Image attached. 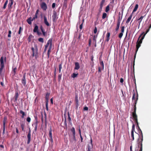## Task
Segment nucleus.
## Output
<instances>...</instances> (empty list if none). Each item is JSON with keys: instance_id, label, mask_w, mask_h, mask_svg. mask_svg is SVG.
<instances>
[{"instance_id": "nucleus-1", "label": "nucleus", "mask_w": 151, "mask_h": 151, "mask_svg": "<svg viewBox=\"0 0 151 151\" xmlns=\"http://www.w3.org/2000/svg\"><path fill=\"white\" fill-rule=\"evenodd\" d=\"M135 134L138 135L139 137V138L137 140V144L138 146V148H142V142L143 141V135L142 132L141 130L138 131L139 134L135 132Z\"/></svg>"}, {"instance_id": "nucleus-2", "label": "nucleus", "mask_w": 151, "mask_h": 151, "mask_svg": "<svg viewBox=\"0 0 151 151\" xmlns=\"http://www.w3.org/2000/svg\"><path fill=\"white\" fill-rule=\"evenodd\" d=\"M137 95L136 97H135V93H134V90H133V93L132 97V100L133 101V104L134 105V111L133 112H136V104L137 103V101L138 100V94L137 91H136Z\"/></svg>"}, {"instance_id": "nucleus-3", "label": "nucleus", "mask_w": 151, "mask_h": 151, "mask_svg": "<svg viewBox=\"0 0 151 151\" xmlns=\"http://www.w3.org/2000/svg\"><path fill=\"white\" fill-rule=\"evenodd\" d=\"M31 50L32 52V57H35V59L37 60L38 57L39 55L37 48H32Z\"/></svg>"}, {"instance_id": "nucleus-4", "label": "nucleus", "mask_w": 151, "mask_h": 151, "mask_svg": "<svg viewBox=\"0 0 151 151\" xmlns=\"http://www.w3.org/2000/svg\"><path fill=\"white\" fill-rule=\"evenodd\" d=\"M132 115L134 121L137 124L136 128H138V127H139L138 122L137 116L136 114V112H135V111L133 112L132 113Z\"/></svg>"}, {"instance_id": "nucleus-5", "label": "nucleus", "mask_w": 151, "mask_h": 151, "mask_svg": "<svg viewBox=\"0 0 151 151\" xmlns=\"http://www.w3.org/2000/svg\"><path fill=\"white\" fill-rule=\"evenodd\" d=\"M144 34L143 35L142 37L141 38L139 41H137V42L136 47H139L141 46V44L142 42V40L144 39L146 34H144V32H143L141 35Z\"/></svg>"}, {"instance_id": "nucleus-6", "label": "nucleus", "mask_w": 151, "mask_h": 151, "mask_svg": "<svg viewBox=\"0 0 151 151\" xmlns=\"http://www.w3.org/2000/svg\"><path fill=\"white\" fill-rule=\"evenodd\" d=\"M52 18V21L53 22H56L58 19L57 12L55 11H54L53 12Z\"/></svg>"}, {"instance_id": "nucleus-7", "label": "nucleus", "mask_w": 151, "mask_h": 151, "mask_svg": "<svg viewBox=\"0 0 151 151\" xmlns=\"http://www.w3.org/2000/svg\"><path fill=\"white\" fill-rule=\"evenodd\" d=\"M134 132H135V125L134 124H133L132 126L131 134V137L132 138V140H134Z\"/></svg>"}, {"instance_id": "nucleus-8", "label": "nucleus", "mask_w": 151, "mask_h": 151, "mask_svg": "<svg viewBox=\"0 0 151 151\" xmlns=\"http://www.w3.org/2000/svg\"><path fill=\"white\" fill-rule=\"evenodd\" d=\"M40 6L43 11H46L47 8L46 4L44 2H42L41 3Z\"/></svg>"}, {"instance_id": "nucleus-9", "label": "nucleus", "mask_w": 151, "mask_h": 151, "mask_svg": "<svg viewBox=\"0 0 151 151\" xmlns=\"http://www.w3.org/2000/svg\"><path fill=\"white\" fill-rule=\"evenodd\" d=\"M52 38L50 39L48 41L45 46V47H48V46L49 47H52Z\"/></svg>"}, {"instance_id": "nucleus-10", "label": "nucleus", "mask_w": 151, "mask_h": 151, "mask_svg": "<svg viewBox=\"0 0 151 151\" xmlns=\"http://www.w3.org/2000/svg\"><path fill=\"white\" fill-rule=\"evenodd\" d=\"M22 83L25 86L26 83V74L24 73L23 76V78L22 79Z\"/></svg>"}, {"instance_id": "nucleus-11", "label": "nucleus", "mask_w": 151, "mask_h": 151, "mask_svg": "<svg viewBox=\"0 0 151 151\" xmlns=\"http://www.w3.org/2000/svg\"><path fill=\"white\" fill-rule=\"evenodd\" d=\"M35 19L34 17L32 18V17H30L27 19V22L29 24L31 25L32 24V21H33Z\"/></svg>"}, {"instance_id": "nucleus-12", "label": "nucleus", "mask_w": 151, "mask_h": 151, "mask_svg": "<svg viewBox=\"0 0 151 151\" xmlns=\"http://www.w3.org/2000/svg\"><path fill=\"white\" fill-rule=\"evenodd\" d=\"M38 27L37 25L35 24L34 28L33 29V32H37L38 34H39V32L38 31Z\"/></svg>"}, {"instance_id": "nucleus-13", "label": "nucleus", "mask_w": 151, "mask_h": 151, "mask_svg": "<svg viewBox=\"0 0 151 151\" xmlns=\"http://www.w3.org/2000/svg\"><path fill=\"white\" fill-rule=\"evenodd\" d=\"M44 22L45 24L47 26H49L50 25L49 23L47 21V19L46 17L44 16Z\"/></svg>"}, {"instance_id": "nucleus-14", "label": "nucleus", "mask_w": 151, "mask_h": 151, "mask_svg": "<svg viewBox=\"0 0 151 151\" xmlns=\"http://www.w3.org/2000/svg\"><path fill=\"white\" fill-rule=\"evenodd\" d=\"M75 70H78L80 68V66L79 64V63L78 62H76L75 63Z\"/></svg>"}, {"instance_id": "nucleus-15", "label": "nucleus", "mask_w": 151, "mask_h": 151, "mask_svg": "<svg viewBox=\"0 0 151 151\" xmlns=\"http://www.w3.org/2000/svg\"><path fill=\"white\" fill-rule=\"evenodd\" d=\"M13 0H9V3L8 5L9 9H11L12 8V6L13 4Z\"/></svg>"}, {"instance_id": "nucleus-16", "label": "nucleus", "mask_w": 151, "mask_h": 151, "mask_svg": "<svg viewBox=\"0 0 151 151\" xmlns=\"http://www.w3.org/2000/svg\"><path fill=\"white\" fill-rule=\"evenodd\" d=\"M110 35V32H108L107 33L105 41L108 42L109 40V37Z\"/></svg>"}, {"instance_id": "nucleus-17", "label": "nucleus", "mask_w": 151, "mask_h": 151, "mask_svg": "<svg viewBox=\"0 0 151 151\" xmlns=\"http://www.w3.org/2000/svg\"><path fill=\"white\" fill-rule=\"evenodd\" d=\"M6 119V117H4V120L3 121V131H5V124Z\"/></svg>"}, {"instance_id": "nucleus-18", "label": "nucleus", "mask_w": 151, "mask_h": 151, "mask_svg": "<svg viewBox=\"0 0 151 151\" xmlns=\"http://www.w3.org/2000/svg\"><path fill=\"white\" fill-rule=\"evenodd\" d=\"M19 96V94L17 92H16L15 93V95L14 96V101L16 102L17 101V99Z\"/></svg>"}, {"instance_id": "nucleus-19", "label": "nucleus", "mask_w": 151, "mask_h": 151, "mask_svg": "<svg viewBox=\"0 0 151 151\" xmlns=\"http://www.w3.org/2000/svg\"><path fill=\"white\" fill-rule=\"evenodd\" d=\"M31 134H28L27 135V144H29L31 141Z\"/></svg>"}, {"instance_id": "nucleus-20", "label": "nucleus", "mask_w": 151, "mask_h": 151, "mask_svg": "<svg viewBox=\"0 0 151 151\" xmlns=\"http://www.w3.org/2000/svg\"><path fill=\"white\" fill-rule=\"evenodd\" d=\"M50 129L49 132V138H50L51 137H52V127L50 126Z\"/></svg>"}, {"instance_id": "nucleus-21", "label": "nucleus", "mask_w": 151, "mask_h": 151, "mask_svg": "<svg viewBox=\"0 0 151 151\" xmlns=\"http://www.w3.org/2000/svg\"><path fill=\"white\" fill-rule=\"evenodd\" d=\"M132 14L130 16H129V17L128 18L127 20L126 21V23H128L129 22H130V21L131 20V18H132Z\"/></svg>"}, {"instance_id": "nucleus-22", "label": "nucleus", "mask_w": 151, "mask_h": 151, "mask_svg": "<svg viewBox=\"0 0 151 151\" xmlns=\"http://www.w3.org/2000/svg\"><path fill=\"white\" fill-rule=\"evenodd\" d=\"M50 95V93H47L46 94V96H45V99L46 100V102L48 103V100H49V97Z\"/></svg>"}, {"instance_id": "nucleus-23", "label": "nucleus", "mask_w": 151, "mask_h": 151, "mask_svg": "<svg viewBox=\"0 0 151 151\" xmlns=\"http://www.w3.org/2000/svg\"><path fill=\"white\" fill-rule=\"evenodd\" d=\"M75 102L76 106H78V99L77 95H76L75 97Z\"/></svg>"}, {"instance_id": "nucleus-24", "label": "nucleus", "mask_w": 151, "mask_h": 151, "mask_svg": "<svg viewBox=\"0 0 151 151\" xmlns=\"http://www.w3.org/2000/svg\"><path fill=\"white\" fill-rule=\"evenodd\" d=\"M20 113L22 114V116H21L22 118H23L24 117V116H26V114H25L24 112L23 111L21 110L20 111Z\"/></svg>"}, {"instance_id": "nucleus-25", "label": "nucleus", "mask_w": 151, "mask_h": 151, "mask_svg": "<svg viewBox=\"0 0 151 151\" xmlns=\"http://www.w3.org/2000/svg\"><path fill=\"white\" fill-rule=\"evenodd\" d=\"M138 7V4H136L134 8V9L132 11V13H133L134 12H136L137 10Z\"/></svg>"}, {"instance_id": "nucleus-26", "label": "nucleus", "mask_w": 151, "mask_h": 151, "mask_svg": "<svg viewBox=\"0 0 151 151\" xmlns=\"http://www.w3.org/2000/svg\"><path fill=\"white\" fill-rule=\"evenodd\" d=\"M0 65H4V63L3 58L2 57H1L0 59Z\"/></svg>"}, {"instance_id": "nucleus-27", "label": "nucleus", "mask_w": 151, "mask_h": 151, "mask_svg": "<svg viewBox=\"0 0 151 151\" xmlns=\"http://www.w3.org/2000/svg\"><path fill=\"white\" fill-rule=\"evenodd\" d=\"M71 131L73 133V135L76 134L75 130L74 127H72L71 129Z\"/></svg>"}, {"instance_id": "nucleus-28", "label": "nucleus", "mask_w": 151, "mask_h": 151, "mask_svg": "<svg viewBox=\"0 0 151 151\" xmlns=\"http://www.w3.org/2000/svg\"><path fill=\"white\" fill-rule=\"evenodd\" d=\"M62 63L59 65V73H61V70L62 68Z\"/></svg>"}, {"instance_id": "nucleus-29", "label": "nucleus", "mask_w": 151, "mask_h": 151, "mask_svg": "<svg viewBox=\"0 0 151 151\" xmlns=\"http://www.w3.org/2000/svg\"><path fill=\"white\" fill-rule=\"evenodd\" d=\"M144 17V16H142L140 18L138 19V20L139 21L138 22L139 23V25L140 24L141 22L142 19Z\"/></svg>"}, {"instance_id": "nucleus-30", "label": "nucleus", "mask_w": 151, "mask_h": 151, "mask_svg": "<svg viewBox=\"0 0 151 151\" xmlns=\"http://www.w3.org/2000/svg\"><path fill=\"white\" fill-rule=\"evenodd\" d=\"M104 4H100V8L99 9V12H101L102 11V8Z\"/></svg>"}, {"instance_id": "nucleus-31", "label": "nucleus", "mask_w": 151, "mask_h": 151, "mask_svg": "<svg viewBox=\"0 0 151 151\" xmlns=\"http://www.w3.org/2000/svg\"><path fill=\"white\" fill-rule=\"evenodd\" d=\"M78 75V73H73L71 77L72 78H75Z\"/></svg>"}, {"instance_id": "nucleus-32", "label": "nucleus", "mask_w": 151, "mask_h": 151, "mask_svg": "<svg viewBox=\"0 0 151 151\" xmlns=\"http://www.w3.org/2000/svg\"><path fill=\"white\" fill-rule=\"evenodd\" d=\"M8 3V0H6V1L4 4V6L3 7V8L4 9H6V5Z\"/></svg>"}, {"instance_id": "nucleus-33", "label": "nucleus", "mask_w": 151, "mask_h": 151, "mask_svg": "<svg viewBox=\"0 0 151 151\" xmlns=\"http://www.w3.org/2000/svg\"><path fill=\"white\" fill-rule=\"evenodd\" d=\"M25 124H21L20 125L21 127L22 128V131H24V127L25 126Z\"/></svg>"}, {"instance_id": "nucleus-34", "label": "nucleus", "mask_w": 151, "mask_h": 151, "mask_svg": "<svg viewBox=\"0 0 151 151\" xmlns=\"http://www.w3.org/2000/svg\"><path fill=\"white\" fill-rule=\"evenodd\" d=\"M33 37V36L31 35H30L29 36V37L28 38V41L29 42H30L31 41V39Z\"/></svg>"}, {"instance_id": "nucleus-35", "label": "nucleus", "mask_w": 151, "mask_h": 151, "mask_svg": "<svg viewBox=\"0 0 151 151\" xmlns=\"http://www.w3.org/2000/svg\"><path fill=\"white\" fill-rule=\"evenodd\" d=\"M17 70V68L16 67H15L13 68V70L12 71L13 73L14 74V75H15L16 73V71Z\"/></svg>"}, {"instance_id": "nucleus-36", "label": "nucleus", "mask_w": 151, "mask_h": 151, "mask_svg": "<svg viewBox=\"0 0 151 151\" xmlns=\"http://www.w3.org/2000/svg\"><path fill=\"white\" fill-rule=\"evenodd\" d=\"M109 5L108 6H107L106 8L105 12H108L109 11Z\"/></svg>"}, {"instance_id": "nucleus-37", "label": "nucleus", "mask_w": 151, "mask_h": 151, "mask_svg": "<svg viewBox=\"0 0 151 151\" xmlns=\"http://www.w3.org/2000/svg\"><path fill=\"white\" fill-rule=\"evenodd\" d=\"M120 24H117V25L115 28V30L116 31H117L118 30L119 28L120 27Z\"/></svg>"}, {"instance_id": "nucleus-38", "label": "nucleus", "mask_w": 151, "mask_h": 151, "mask_svg": "<svg viewBox=\"0 0 151 151\" xmlns=\"http://www.w3.org/2000/svg\"><path fill=\"white\" fill-rule=\"evenodd\" d=\"M107 16V14L106 13H104L103 14L102 17V19H104Z\"/></svg>"}, {"instance_id": "nucleus-39", "label": "nucleus", "mask_w": 151, "mask_h": 151, "mask_svg": "<svg viewBox=\"0 0 151 151\" xmlns=\"http://www.w3.org/2000/svg\"><path fill=\"white\" fill-rule=\"evenodd\" d=\"M37 124L38 122L37 121H36V123L35 124V130L36 131L37 130Z\"/></svg>"}, {"instance_id": "nucleus-40", "label": "nucleus", "mask_w": 151, "mask_h": 151, "mask_svg": "<svg viewBox=\"0 0 151 151\" xmlns=\"http://www.w3.org/2000/svg\"><path fill=\"white\" fill-rule=\"evenodd\" d=\"M122 19V18L120 19V16H119L117 20V24H120L121 21Z\"/></svg>"}, {"instance_id": "nucleus-41", "label": "nucleus", "mask_w": 151, "mask_h": 151, "mask_svg": "<svg viewBox=\"0 0 151 151\" xmlns=\"http://www.w3.org/2000/svg\"><path fill=\"white\" fill-rule=\"evenodd\" d=\"M75 135H76V134L73 135V139H72V140H71V141L72 142H73V141L76 142V137H75Z\"/></svg>"}, {"instance_id": "nucleus-42", "label": "nucleus", "mask_w": 151, "mask_h": 151, "mask_svg": "<svg viewBox=\"0 0 151 151\" xmlns=\"http://www.w3.org/2000/svg\"><path fill=\"white\" fill-rule=\"evenodd\" d=\"M68 121L70 122L71 121V118L70 116L69 112H68Z\"/></svg>"}, {"instance_id": "nucleus-43", "label": "nucleus", "mask_w": 151, "mask_h": 151, "mask_svg": "<svg viewBox=\"0 0 151 151\" xmlns=\"http://www.w3.org/2000/svg\"><path fill=\"white\" fill-rule=\"evenodd\" d=\"M51 48H49V49L47 51V55L48 57L49 58L50 53L51 52Z\"/></svg>"}, {"instance_id": "nucleus-44", "label": "nucleus", "mask_w": 151, "mask_h": 151, "mask_svg": "<svg viewBox=\"0 0 151 151\" xmlns=\"http://www.w3.org/2000/svg\"><path fill=\"white\" fill-rule=\"evenodd\" d=\"M100 65L101 66V68L103 70L104 68V64L103 63V62L102 61L100 63Z\"/></svg>"}, {"instance_id": "nucleus-45", "label": "nucleus", "mask_w": 151, "mask_h": 151, "mask_svg": "<svg viewBox=\"0 0 151 151\" xmlns=\"http://www.w3.org/2000/svg\"><path fill=\"white\" fill-rule=\"evenodd\" d=\"M23 30V29L22 28V27H19V31L18 32V33L19 34H20L21 33V31H22Z\"/></svg>"}, {"instance_id": "nucleus-46", "label": "nucleus", "mask_w": 151, "mask_h": 151, "mask_svg": "<svg viewBox=\"0 0 151 151\" xmlns=\"http://www.w3.org/2000/svg\"><path fill=\"white\" fill-rule=\"evenodd\" d=\"M4 65H0V74H1L2 73V70L3 69Z\"/></svg>"}, {"instance_id": "nucleus-47", "label": "nucleus", "mask_w": 151, "mask_h": 151, "mask_svg": "<svg viewBox=\"0 0 151 151\" xmlns=\"http://www.w3.org/2000/svg\"><path fill=\"white\" fill-rule=\"evenodd\" d=\"M124 26H122L121 27V32H122L124 33Z\"/></svg>"}, {"instance_id": "nucleus-48", "label": "nucleus", "mask_w": 151, "mask_h": 151, "mask_svg": "<svg viewBox=\"0 0 151 151\" xmlns=\"http://www.w3.org/2000/svg\"><path fill=\"white\" fill-rule=\"evenodd\" d=\"M44 115L45 116V125H47V115L45 113H44Z\"/></svg>"}, {"instance_id": "nucleus-49", "label": "nucleus", "mask_w": 151, "mask_h": 151, "mask_svg": "<svg viewBox=\"0 0 151 151\" xmlns=\"http://www.w3.org/2000/svg\"><path fill=\"white\" fill-rule=\"evenodd\" d=\"M38 41L41 42H44L43 39L42 38H39L38 39Z\"/></svg>"}, {"instance_id": "nucleus-50", "label": "nucleus", "mask_w": 151, "mask_h": 151, "mask_svg": "<svg viewBox=\"0 0 151 151\" xmlns=\"http://www.w3.org/2000/svg\"><path fill=\"white\" fill-rule=\"evenodd\" d=\"M123 32H121L119 34L118 37L119 38H121L122 37L123 35Z\"/></svg>"}, {"instance_id": "nucleus-51", "label": "nucleus", "mask_w": 151, "mask_h": 151, "mask_svg": "<svg viewBox=\"0 0 151 151\" xmlns=\"http://www.w3.org/2000/svg\"><path fill=\"white\" fill-rule=\"evenodd\" d=\"M97 36H98V34L97 35H94V36L93 40L94 41H96V39L97 37Z\"/></svg>"}, {"instance_id": "nucleus-52", "label": "nucleus", "mask_w": 151, "mask_h": 151, "mask_svg": "<svg viewBox=\"0 0 151 151\" xmlns=\"http://www.w3.org/2000/svg\"><path fill=\"white\" fill-rule=\"evenodd\" d=\"M12 34V32L11 30H9V33L8 35V37H11V34Z\"/></svg>"}, {"instance_id": "nucleus-53", "label": "nucleus", "mask_w": 151, "mask_h": 151, "mask_svg": "<svg viewBox=\"0 0 151 151\" xmlns=\"http://www.w3.org/2000/svg\"><path fill=\"white\" fill-rule=\"evenodd\" d=\"M46 109L47 111L48 110V103L47 102H46Z\"/></svg>"}, {"instance_id": "nucleus-54", "label": "nucleus", "mask_w": 151, "mask_h": 151, "mask_svg": "<svg viewBox=\"0 0 151 151\" xmlns=\"http://www.w3.org/2000/svg\"><path fill=\"white\" fill-rule=\"evenodd\" d=\"M138 48H136V51H135V54H134V59L135 58L136 53H137V51H138Z\"/></svg>"}, {"instance_id": "nucleus-55", "label": "nucleus", "mask_w": 151, "mask_h": 151, "mask_svg": "<svg viewBox=\"0 0 151 151\" xmlns=\"http://www.w3.org/2000/svg\"><path fill=\"white\" fill-rule=\"evenodd\" d=\"M27 121L28 122H30L31 121V118L29 117H28L27 118Z\"/></svg>"}, {"instance_id": "nucleus-56", "label": "nucleus", "mask_w": 151, "mask_h": 151, "mask_svg": "<svg viewBox=\"0 0 151 151\" xmlns=\"http://www.w3.org/2000/svg\"><path fill=\"white\" fill-rule=\"evenodd\" d=\"M64 124L65 125V126L67 127V123L66 122V119L65 117V121L64 122Z\"/></svg>"}, {"instance_id": "nucleus-57", "label": "nucleus", "mask_w": 151, "mask_h": 151, "mask_svg": "<svg viewBox=\"0 0 151 151\" xmlns=\"http://www.w3.org/2000/svg\"><path fill=\"white\" fill-rule=\"evenodd\" d=\"M61 76H62L61 74H60L58 76V79L59 81H60L61 79Z\"/></svg>"}, {"instance_id": "nucleus-58", "label": "nucleus", "mask_w": 151, "mask_h": 151, "mask_svg": "<svg viewBox=\"0 0 151 151\" xmlns=\"http://www.w3.org/2000/svg\"><path fill=\"white\" fill-rule=\"evenodd\" d=\"M97 29L96 27H95L94 30V33L95 34H96L97 32Z\"/></svg>"}, {"instance_id": "nucleus-59", "label": "nucleus", "mask_w": 151, "mask_h": 151, "mask_svg": "<svg viewBox=\"0 0 151 151\" xmlns=\"http://www.w3.org/2000/svg\"><path fill=\"white\" fill-rule=\"evenodd\" d=\"M55 3H53L52 4V7L53 9H54L55 8Z\"/></svg>"}, {"instance_id": "nucleus-60", "label": "nucleus", "mask_w": 151, "mask_h": 151, "mask_svg": "<svg viewBox=\"0 0 151 151\" xmlns=\"http://www.w3.org/2000/svg\"><path fill=\"white\" fill-rule=\"evenodd\" d=\"M88 108L87 106L83 108V110L85 111H88Z\"/></svg>"}, {"instance_id": "nucleus-61", "label": "nucleus", "mask_w": 151, "mask_h": 151, "mask_svg": "<svg viewBox=\"0 0 151 151\" xmlns=\"http://www.w3.org/2000/svg\"><path fill=\"white\" fill-rule=\"evenodd\" d=\"M89 43H88V46H89L90 47L91 46V39H89Z\"/></svg>"}, {"instance_id": "nucleus-62", "label": "nucleus", "mask_w": 151, "mask_h": 151, "mask_svg": "<svg viewBox=\"0 0 151 151\" xmlns=\"http://www.w3.org/2000/svg\"><path fill=\"white\" fill-rule=\"evenodd\" d=\"M83 23H82L79 26V28L81 30L83 28Z\"/></svg>"}, {"instance_id": "nucleus-63", "label": "nucleus", "mask_w": 151, "mask_h": 151, "mask_svg": "<svg viewBox=\"0 0 151 151\" xmlns=\"http://www.w3.org/2000/svg\"><path fill=\"white\" fill-rule=\"evenodd\" d=\"M151 28V24L150 25V26L149 27V28L146 31V32L145 33L146 34L149 31V30H150V28Z\"/></svg>"}, {"instance_id": "nucleus-64", "label": "nucleus", "mask_w": 151, "mask_h": 151, "mask_svg": "<svg viewBox=\"0 0 151 151\" xmlns=\"http://www.w3.org/2000/svg\"><path fill=\"white\" fill-rule=\"evenodd\" d=\"M124 82V80L122 78H121L120 79V82L121 83H123Z\"/></svg>"}]
</instances>
